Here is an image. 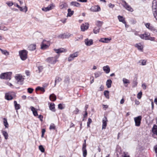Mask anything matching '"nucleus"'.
I'll return each instance as SVG.
<instances>
[{"label":"nucleus","instance_id":"1","mask_svg":"<svg viewBox=\"0 0 157 157\" xmlns=\"http://www.w3.org/2000/svg\"><path fill=\"white\" fill-rule=\"evenodd\" d=\"M19 55L21 59L22 60H26L27 58L28 52L25 50L20 51Z\"/></svg>","mask_w":157,"mask_h":157},{"label":"nucleus","instance_id":"2","mask_svg":"<svg viewBox=\"0 0 157 157\" xmlns=\"http://www.w3.org/2000/svg\"><path fill=\"white\" fill-rule=\"evenodd\" d=\"M57 58L56 57H50L47 58L46 61L51 64H54L56 62Z\"/></svg>","mask_w":157,"mask_h":157},{"label":"nucleus","instance_id":"3","mask_svg":"<svg viewBox=\"0 0 157 157\" xmlns=\"http://www.w3.org/2000/svg\"><path fill=\"white\" fill-rule=\"evenodd\" d=\"M46 40H44L41 44V48L43 50H44L48 48L50 45L49 43L48 42H47V44Z\"/></svg>","mask_w":157,"mask_h":157},{"label":"nucleus","instance_id":"4","mask_svg":"<svg viewBox=\"0 0 157 157\" xmlns=\"http://www.w3.org/2000/svg\"><path fill=\"white\" fill-rule=\"evenodd\" d=\"M122 3H123V6L127 10L131 12L133 11V9L125 1H123Z\"/></svg>","mask_w":157,"mask_h":157},{"label":"nucleus","instance_id":"5","mask_svg":"<svg viewBox=\"0 0 157 157\" xmlns=\"http://www.w3.org/2000/svg\"><path fill=\"white\" fill-rule=\"evenodd\" d=\"M142 117L141 116H139L134 118V121L135 123V125L139 126L140 125Z\"/></svg>","mask_w":157,"mask_h":157},{"label":"nucleus","instance_id":"6","mask_svg":"<svg viewBox=\"0 0 157 157\" xmlns=\"http://www.w3.org/2000/svg\"><path fill=\"white\" fill-rule=\"evenodd\" d=\"M15 78L17 81L18 84H19L20 85L23 84V82L24 81V78H23L21 75H18L17 76L15 77Z\"/></svg>","mask_w":157,"mask_h":157},{"label":"nucleus","instance_id":"7","mask_svg":"<svg viewBox=\"0 0 157 157\" xmlns=\"http://www.w3.org/2000/svg\"><path fill=\"white\" fill-rule=\"evenodd\" d=\"M78 52H77L73 54H70L68 58V61L70 62L73 60L75 58L77 57L78 56Z\"/></svg>","mask_w":157,"mask_h":157},{"label":"nucleus","instance_id":"8","mask_svg":"<svg viewBox=\"0 0 157 157\" xmlns=\"http://www.w3.org/2000/svg\"><path fill=\"white\" fill-rule=\"evenodd\" d=\"M86 140H84V143L83 144L82 147L83 152V156L84 157H86L87 155V151L86 149Z\"/></svg>","mask_w":157,"mask_h":157},{"label":"nucleus","instance_id":"9","mask_svg":"<svg viewBox=\"0 0 157 157\" xmlns=\"http://www.w3.org/2000/svg\"><path fill=\"white\" fill-rule=\"evenodd\" d=\"M140 36L141 39H150V34L149 33L145 32L144 34L140 35Z\"/></svg>","mask_w":157,"mask_h":157},{"label":"nucleus","instance_id":"10","mask_svg":"<svg viewBox=\"0 0 157 157\" xmlns=\"http://www.w3.org/2000/svg\"><path fill=\"white\" fill-rule=\"evenodd\" d=\"M70 35L69 33H65L60 34L58 36V38L61 39H67L69 38Z\"/></svg>","mask_w":157,"mask_h":157},{"label":"nucleus","instance_id":"11","mask_svg":"<svg viewBox=\"0 0 157 157\" xmlns=\"http://www.w3.org/2000/svg\"><path fill=\"white\" fill-rule=\"evenodd\" d=\"M107 120L106 117H104L102 120V129H105L107 124Z\"/></svg>","mask_w":157,"mask_h":157},{"label":"nucleus","instance_id":"12","mask_svg":"<svg viewBox=\"0 0 157 157\" xmlns=\"http://www.w3.org/2000/svg\"><path fill=\"white\" fill-rule=\"evenodd\" d=\"M91 10L93 12H98L101 10V9L99 6H92L91 8Z\"/></svg>","mask_w":157,"mask_h":157},{"label":"nucleus","instance_id":"13","mask_svg":"<svg viewBox=\"0 0 157 157\" xmlns=\"http://www.w3.org/2000/svg\"><path fill=\"white\" fill-rule=\"evenodd\" d=\"M89 28L88 24H82L81 26V29L82 31H84Z\"/></svg>","mask_w":157,"mask_h":157},{"label":"nucleus","instance_id":"14","mask_svg":"<svg viewBox=\"0 0 157 157\" xmlns=\"http://www.w3.org/2000/svg\"><path fill=\"white\" fill-rule=\"evenodd\" d=\"M68 6L67 4L65 2H62L60 4L59 7L60 9H66Z\"/></svg>","mask_w":157,"mask_h":157},{"label":"nucleus","instance_id":"15","mask_svg":"<svg viewBox=\"0 0 157 157\" xmlns=\"http://www.w3.org/2000/svg\"><path fill=\"white\" fill-rule=\"evenodd\" d=\"M52 4H51L50 5L48 6L47 7L43 8L42 9V10L43 11L47 12L48 11L50 10H51L52 9Z\"/></svg>","mask_w":157,"mask_h":157},{"label":"nucleus","instance_id":"16","mask_svg":"<svg viewBox=\"0 0 157 157\" xmlns=\"http://www.w3.org/2000/svg\"><path fill=\"white\" fill-rule=\"evenodd\" d=\"M103 71L106 74L109 73L110 71V67H109V66L108 65H107V66L103 67Z\"/></svg>","mask_w":157,"mask_h":157},{"label":"nucleus","instance_id":"17","mask_svg":"<svg viewBox=\"0 0 157 157\" xmlns=\"http://www.w3.org/2000/svg\"><path fill=\"white\" fill-rule=\"evenodd\" d=\"M135 46L136 47L138 50L141 51H143V46L141 44H136L135 45Z\"/></svg>","mask_w":157,"mask_h":157},{"label":"nucleus","instance_id":"18","mask_svg":"<svg viewBox=\"0 0 157 157\" xmlns=\"http://www.w3.org/2000/svg\"><path fill=\"white\" fill-rule=\"evenodd\" d=\"M5 98L8 100H12L13 97H12L11 94L9 93H6L5 96Z\"/></svg>","mask_w":157,"mask_h":157},{"label":"nucleus","instance_id":"19","mask_svg":"<svg viewBox=\"0 0 157 157\" xmlns=\"http://www.w3.org/2000/svg\"><path fill=\"white\" fill-rule=\"evenodd\" d=\"M54 50L55 52L58 53H60L63 52H64L66 51L63 48H60L57 49H54Z\"/></svg>","mask_w":157,"mask_h":157},{"label":"nucleus","instance_id":"20","mask_svg":"<svg viewBox=\"0 0 157 157\" xmlns=\"http://www.w3.org/2000/svg\"><path fill=\"white\" fill-rule=\"evenodd\" d=\"M117 17L119 21L122 22L123 24L126 23V21L125 20V18L123 17V16L119 15Z\"/></svg>","mask_w":157,"mask_h":157},{"label":"nucleus","instance_id":"21","mask_svg":"<svg viewBox=\"0 0 157 157\" xmlns=\"http://www.w3.org/2000/svg\"><path fill=\"white\" fill-rule=\"evenodd\" d=\"M85 43L87 46H90L93 44V40H85Z\"/></svg>","mask_w":157,"mask_h":157},{"label":"nucleus","instance_id":"22","mask_svg":"<svg viewBox=\"0 0 157 157\" xmlns=\"http://www.w3.org/2000/svg\"><path fill=\"white\" fill-rule=\"evenodd\" d=\"M36 48V45L35 44H31L28 47V49L30 51H33Z\"/></svg>","mask_w":157,"mask_h":157},{"label":"nucleus","instance_id":"23","mask_svg":"<svg viewBox=\"0 0 157 157\" xmlns=\"http://www.w3.org/2000/svg\"><path fill=\"white\" fill-rule=\"evenodd\" d=\"M12 72H6L5 79L10 80L11 78Z\"/></svg>","mask_w":157,"mask_h":157},{"label":"nucleus","instance_id":"24","mask_svg":"<svg viewBox=\"0 0 157 157\" xmlns=\"http://www.w3.org/2000/svg\"><path fill=\"white\" fill-rule=\"evenodd\" d=\"M152 131L153 134L157 135V126L155 124L154 125Z\"/></svg>","mask_w":157,"mask_h":157},{"label":"nucleus","instance_id":"25","mask_svg":"<svg viewBox=\"0 0 157 157\" xmlns=\"http://www.w3.org/2000/svg\"><path fill=\"white\" fill-rule=\"evenodd\" d=\"M154 17L155 18L156 20H157V9L156 8L155 9H152Z\"/></svg>","mask_w":157,"mask_h":157},{"label":"nucleus","instance_id":"26","mask_svg":"<svg viewBox=\"0 0 157 157\" xmlns=\"http://www.w3.org/2000/svg\"><path fill=\"white\" fill-rule=\"evenodd\" d=\"M112 81L111 80L108 79L106 82V85L108 88H110L111 86Z\"/></svg>","mask_w":157,"mask_h":157},{"label":"nucleus","instance_id":"27","mask_svg":"<svg viewBox=\"0 0 157 157\" xmlns=\"http://www.w3.org/2000/svg\"><path fill=\"white\" fill-rule=\"evenodd\" d=\"M49 99L51 101H54L56 100V96L54 94H52L50 95Z\"/></svg>","mask_w":157,"mask_h":157},{"label":"nucleus","instance_id":"28","mask_svg":"<svg viewBox=\"0 0 157 157\" xmlns=\"http://www.w3.org/2000/svg\"><path fill=\"white\" fill-rule=\"evenodd\" d=\"M55 105L54 103H52L49 105L50 109L53 112H55Z\"/></svg>","mask_w":157,"mask_h":157},{"label":"nucleus","instance_id":"29","mask_svg":"<svg viewBox=\"0 0 157 157\" xmlns=\"http://www.w3.org/2000/svg\"><path fill=\"white\" fill-rule=\"evenodd\" d=\"M14 103L15 108L16 110H17L20 109L21 107L20 105L19 104H18L16 101H14Z\"/></svg>","mask_w":157,"mask_h":157},{"label":"nucleus","instance_id":"30","mask_svg":"<svg viewBox=\"0 0 157 157\" xmlns=\"http://www.w3.org/2000/svg\"><path fill=\"white\" fill-rule=\"evenodd\" d=\"M103 23V21H96V24L98 27H100V28L102 25Z\"/></svg>","mask_w":157,"mask_h":157},{"label":"nucleus","instance_id":"31","mask_svg":"<svg viewBox=\"0 0 157 157\" xmlns=\"http://www.w3.org/2000/svg\"><path fill=\"white\" fill-rule=\"evenodd\" d=\"M145 25L146 28L149 29V30H151L154 27L152 26L149 23H147L145 24Z\"/></svg>","mask_w":157,"mask_h":157},{"label":"nucleus","instance_id":"32","mask_svg":"<svg viewBox=\"0 0 157 157\" xmlns=\"http://www.w3.org/2000/svg\"><path fill=\"white\" fill-rule=\"evenodd\" d=\"M2 135L4 136L6 140H7L8 138V135L6 131H2Z\"/></svg>","mask_w":157,"mask_h":157},{"label":"nucleus","instance_id":"33","mask_svg":"<svg viewBox=\"0 0 157 157\" xmlns=\"http://www.w3.org/2000/svg\"><path fill=\"white\" fill-rule=\"evenodd\" d=\"M62 80V79H61V78L58 77H56L55 79V83L54 86H56V83L59 82H60Z\"/></svg>","mask_w":157,"mask_h":157},{"label":"nucleus","instance_id":"34","mask_svg":"<svg viewBox=\"0 0 157 157\" xmlns=\"http://www.w3.org/2000/svg\"><path fill=\"white\" fill-rule=\"evenodd\" d=\"M38 70H36V71H38V73H40L41 72L43 69L44 67L42 66H40L37 67Z\"/></svg>","mask_w":157,"mask_h":157},{"label":"nucleus","instance_id":"35","mask_svg":"<svg viewBox=\"0 0 157 157\" xmlns=\"http://www.w3.org/2000/svg\"><path fill=\"white\" fill-rule=\"evenodd\" d=\"M68 13L67 16L71 17L74 13L73 11H71L70 9H69L67 10Z\"/></svg>","mask_w":157,"mask_h":157},{"label":"nucleus","instance_id":"36","mask_svg":"<svg viewBox=\"0 0 157 157\" xmlns=\"http://www.w3.org/2000/svg\"><path fill=\"white\" fill-rule=\"evenodd\" d=\"M39 90H40L43 93H44L45 91V89L44 87L38 86L36 88V91H38Z\"/></svg>","mask_w":157,"mask_h":157},{"label":"nucleus","instance_id":"37","mask_svg":"<svg viewBox=\"0 0 157 157\" xmlns=\"http://www.w3.org/2000/svg\"><path fill=\"white\" fill-rule=\"evenodd\" d=\"M157 2L156 0H153L152 2V9L157 8Z\"/></svg>","mask_w":157,"mask_h":157},{"label":"nucleus","instance_id":"38","mask_svg":"<svg viewBox=\"0 0 157 157\" xmlns=\"http://www.w3.org/2000/svg\"><path fill=\"white\" fill-rule=\"evenodd\" d=\"M3 123L5 127L6 128H8L9 126V124L7 122V120L6 118H4L3 119Z\"/></svg>","mask_w":157,"mask_h":157},{"label":"nucleus","instance_id":"39","mask_svg":"<svg viewBox=\"0 0 157 157\" xmlns=\"http://www.w3.org/2000/svg\"><path fill=\"white\" fill-rule=\"evenodd\" d=\"M19 9H20V10L21 11H25V13L28 10V8L27 6H25L24 8H23L22 7L20 6L19 8Z\"/></svg>","mask_w":157,"mask_h":157},{"label":"nucleus","instance_id":"40","mask_svg":"<svg viewBox=\"0 0 157 157\" xmlns=\"http://www.w3.org/2000/svg\"><path fill=\"white\" fill-rule=\"evenodd\" d=\"M71 5L76 6H80V4L76 2H72L71 3Z\"/></svg>","mask_w":157,"mask_h":157},{"label":"nucleus","instance_id":"41","mask_svg":"<svg viewBox=\"0 0 157 157\" xmlns=\"http://www.w3.org/2000/svg\"><path fill=\"white\" fill-rule=\"evenodd\" d=\"M100 29V27H95L93 30L94 33L95 34H97L98 33Z\"/></svg>","mask_w":157,"mask_h":157},{"label":"nucleus","instance_id":"42","mask_svg":"<svg viewBox=\"0 0 157 157\" xmlns=\"http://www.w3.org/2000/svg\"><path fill=\"white\" fill-rule=\"evenodd\" d=\"M0 50L1 51L2 53L3 54L6 56L8 55L9 54V52H8L6 50H3L2 49L0 48Z\"/></svg>","mask_w":157,"mask_h":157},{"label":"nucleus","instance_id":"43","mask_svg":"<svg viewBox=\"0 0 157 157\" xmlns=\"http://www.w3.org/2000/svg\"><path fill=\"white\" fill-rule=\"evenodd\" d=\"M101 75V73L100 71H98L94 73V76L95 78L99 77Z\"/></svg>","mask_w":157,"mask_h":157},{"label":"nucleus","instance_id":"44","mask_svg":"<svg viewBox=\"0 0 157 157\" xmlns=\"http://www.w3.org/2000/svg\"><path fill=\"white\" fill-rule=\"evenodd\" d=\"M104 95L105 97L109 99V91L108 90H105L104 92Z\"/></svg>","mask_w":157,"mask_h":157},{"label":"nucleus","instance_id":"45","mask_svg":"<svg viewBox=\"0 0 157 157\" xmlns=\"http://www.w3.org/2000/svg\"><path fill=\"white\" fill-rule=\"evenodd\" d=\"M122 81L124 84L129 83H130L129 80L125 78H123Z\"/></svg>","mask_w":157,"mask_h":157},{"label":"nucleus","instance_id":"46","mask_svg":"<svg viewBox=\"0 0 157 157\" xmlns=\"http://www.w3.org/2000/svg\"><path fill=\"white\" fill-rule=\"evenodd\" d=\"M6 73H2L0 75V78L2 79H5Z\"/></svg>","mask_w":157,"mask_h":157},{"label":"nucleus","instance_id":"47","mask_svg":"<svg viewBox=\"0 0 157 157\" xmlns=\"http://www.w3.org/2000/svg\"><path fill=\"white\" fill-rule=\"evenodd\" d=\"M39 150L42 152H44V149L42 145H40L39 146Z\"/></svg>","mask_w":157,"mask_h":157},{"label":"nucleus","instance_id":"48","mask_svg":"<svg viewBox=\"0 0 157 157\" xmlns=\"http://www.w3.org/2000/svg\"><path fill=\"white\" fill-rule=\"evenodd\" d=\"M110 40H99V41L103 43H109L110 42Z\"/></svg>","mask_w":157,"mask_h":157},{"label":"nucleus","instance_id":"49","mask_svg":"<svg viewBox=\"0 0 157 157\" xmlns=\"http://www.w3.org/2000/svg\"><path fill=\"white\" fill-rule=\"evenodd\" d=\"M142 94V92L141 91L139 92L137 95V98L139 99H140L141 98Z\"/></svg>","mask_w":157,"mask_h":157},{"label":"nucleus","instance_id":"50","mask_svg":"<svg viewBox=\"0 0 157 157\" xmlns=\"http://www.w3.org/2000/svg\"><path fill=\"white\" fill-rule=\"evenodd\" d=\"M28 92L30 94H31L33 93V89L32 88H29L27 89Z\"/></svg>","mask_w":157,"mask_h":157},{"label":"nucleus","instance_id":"51","mask_svg":"<svg viewBox=\"0 0 157 157\" xmlns=\"http://www.w3.org/2000/svg\"><path fill=\"white\" fill-rule=\"evenodd\" d=\"M55 126L54 124H51L50 126L49 129L50 130H51L52 129H55Z\"/></svg>","mask_w":157,"mask_h":157},{"label":"nucleus","instance_id":"52","mask_svg":"<svg viewBox=\"0 0 157 157\" xmlns=\"http://www.w3.org/2000/svg\"><path fill=\"white\" fill-rule=\"evenodd\" d=\"M137 82L136 81H134L133 82V87H135L137 86Z\"/></svg>","mask_w":157,"mask_h":157},{"label":"nucleus","instance_id":"53","mask_svg":"<svg viewBox=\"0 0 157 157\" xmlns=\"http://www.w3.org/2000/svg\"><path fill=\"white\" fill-rule=\"evenodd\" d=\"M121 157H130V156L127 155V153H126L125 152H124L123 154L122 155Z\"/></svg>","mask_w":157,"mask_h":157},{"label":"nucleus","instance_id":"54","mask_svg":"<svg viewBox=\"0 0 157 157\" xmlns=\"http://www.w3.org/2000/svg\"><path fill=\"white\" fill-rule=\"evenodd\" d=\"M58 108L60 109H63L64 108L63 106V105L61 104H59L58 105Z\"/></svg>","mask_w":157,"mask_h":157},{"label":"nucleus","instance_id":"55","mask_svg":"<svg viewBox=\"0 0 157 157\" xmlns=\"http://www.w3.org/2000/svg\"><path fill=\"white\" fill-rule=\"evenodd\" d=\"M6 4L9 6H11L13 5V3L12 2H8L6 3Z\"/></svg>","mask_w":157,"mask_h":157},{"label":"nucleus","instance_id":"56","mask_svg":"<svg viewBox=\"0 0 157 157\" xmlns=\"http://www.w3.org/2000/svg\"><path fill=\"white\" fill-rule=\"evenodd\" d=\"M146 61L145 60H143L141 61V65H145L146 64Z\"/></svg>","mask_w":157,"mask_h":157},{"label":"nucleus","instance_id":"57","mask_svg":"<svg viewBox=\"0 0 157 157\" xmlns=\"http://www.w3.org/2000/svg\"><path fill=\"white\" fill-rule=\"evenodd\" d=\"M45 132V129H42V135H41L42 137H44V133Z\"/></svg>","mask_w":157,"mask_h":157},{"label":"nucleus","instance_id":"58","mask_svg":"<svg viewBox=\"0 0 157 157\" xmlns=\"http://www.w3.org/2000/svg\"><path fill=\"white\" fill-rule=\"evenodd\" d=\"M79 111V110L78 109L76 108L75 110L74 111V113L75 114H76L78 113Z\"/></svg>","mask_w":157,"mask_h":157},{"label":"nucleus","instance_id":"59","mask_svg":"<svg viewBox=\"0 0 157 157\" xmlns=\"http://www.w3.org/2000/svg\"><path fill=\"white\" fill-rule=\"evenodd\" d=\"M38 118L40 119V120L41 121H43V116L41 115H40L39 116Z\"/></svg>","mask_w":157,"mask_h":157},{"label":"nucleus","instance_id":"60","mask_svg":"<svg viewBox=\"0 0 157 157\" xmlns=\"http://www.w3.org/2000/svg\"><path fill=\"white\" fill-rule=\"evenodd\" d=\"M108 6L110 8H113L115 6L114 4H112L111 3H110L109 4Z\"/></svg>","mask_w":157,"mask_h":157},{"label":"nucleus","instance_id":"61","mask_svg":"<svg viewBox=\"0 0 157 157\" xmlns=\"http://www.w3.org/2000/svg\"><path fill=\"white\" fill-rule=\"evenodd\" d=\"M142 86L144 90H146V85L145 83H143L142 85Z\"/></svg>","mask_w":157,"mask_h":157},{"label":"nucleus","instance_id":"62","mask_svg":"<svg viewBox=\"0 0 157 157\" xmlns=\"http://www.w3.org/2000/svg\"><path fill=\"white\" fill-rule=\"evenodd\" d=\"M25 73L26 75L27 76H29L30 75V72L28 71H25Z\"/></svg>","mask_w":157,"mask_h":157},{"label":"nucleus","instance_id":"63","mask_svg":"<svg viewBox=\"0 0 157 157\" xmlns=\"http://www.w3.org/2000/svg\"><path fill=\"white\" fill-rule=\"evenodd\" d=\"M33 115L35 116H38V113L37 111L36 110L35 111H33Z\"/></svg>","mask_w":157,"mask_h":157},{"label":"nucleus","instance_id":"64","mask_svg":"<svg viewBox=\"0 0 157 157\" xmlns=\"http://www.w3.org/2000/svg\"><path fill=\"white\" fill-rule=\"evenodd\" d=\"M151 31H152L154 33H157V29H156L154 27L152 29Z\"/></svg>","mask_w":157,"mask_h":157}]
</instances>
